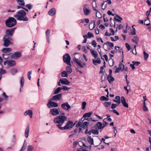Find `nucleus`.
Returning <instances> with one entry per match:
<instances>
[{
	"label": "nucleus",
	"mask_w": 151,
	"mask_h": 151,
	"mask_svg": "<svg viewBox=\"0 0 151 151\" xmlns=\"http://www.w3.org/2000/svg\"><path fill=\"white\" fill-rule=\"evenodd\" d=\"M24 116H27V115H29L30 118H32V117L33 112L32 110H29L26 111L24 113Z\"/></svg>",
	"instance_id": "2eb2a0df"
},
{
	"label": "nucleus",
	"mask_w": 151,
	"mask_h": 151,
	"mask_svg": "<svg viewBox=\"0 0 151 151\" xmlns=\"http://www.w3.org/2000/svg\"><path fill=\"white\" fill-rule=\"evenodd\" d=\"M92 114V112H90L87 113H86L84 114L83 116V117H84L85 118L83 120V121H84V120L85 119L86 117H90L91 115Z\"/></svg>",
	"instance_id": "7c9ffc66"
},
{
	"label": "nucleus",
	"mask_w": 151,
	"mask_h": 151,
	"mask_svg": "<svg viewBox=\"0 0 151 151\" xmlns=\"http://www.w3.org/2000/svg\"><path fill=\"white\" fill-rule=\"evenodd\" d=\"M100 100L101 101L105 100L106 101H108L109 100V99L104 96H102L100 97Z\"/></svg>",
	"instance_id": "49530a36"
},
{
	"label": "nucleus",
	"mask_w": 151,
	"mask_h": 151,
	"mask_svg": "<svg viewBox=\"0 0 151 151\" xmlns=\"http://www.w3.org/2000/svg\"><path fill=\"white\" fill-rule=\"evenodd\" d=\"M107 79L109 83L114 81V78L112 77V75L108 76Z\"/></svg>",
	"instance_id": "b1692460"
},
{
	"label": "nucleus",
	"mask_w": 151,
	"mask_h": 151,
	"mask_svg": "<svg viewBox=\"0 0 151 151\" xmlns=\"http://www.w3.org/2000/svg\"><path fill=\"white\" fill-rule=\"evenodd\" d=\"M29 131V126H28L25 131V136L26 137H28Z\"/></svg>",
	"instance_id": "393cba45"
},
{
	"label": "nucleus",
	"mask_w": 151,
	"mask_h": 151,
	"mask_svg": "<svg viewBox=\"0 0 151 151\" xmlns=\"http://www.w3.org/2000/svg\"><path fill=\"white\" fill-rule=\"evenodd\" d=\"M111 104V102H105L104 104V105L106 107H108Z\"/></svg>",
	"instance_id": "e433bc0d"
},
{
	"label": "nucleus",
	"mask_w": 151,
	"mask_h": 151,
	"mask_svg": "<svg viewBox=\"0 0 151 151\" xmlns=\"http://www.w3.org/2000/svg\"><path fill=\"white\" fill-rule=\"evenodd\" d=\"M132 63L134 64V65L136 66H138L140 64V62L138 61H133L132 62Z\"/></svg>",
	"instance_id": "603ef678"
},
{
	"label": "nucleus",
	"mask_w": 151,
	"mask_h": 151,
	"mask_svg": "<svg viewBox=\"0 0 151 151\" xmlns=\"http://www.w3.org/2000/svg\"><path fill=\"white\" fill-rule=\"evenodd\" d=\"M132 41L133 42L135 43L136 44H137L138 42L139 41V38L136 36H134L133 38L132 39Z\"/></svg>",
	"instance_id": "a878e982"
},
{
	"label": "nucleus",
	"mask_w": 151,
	"mask_h": 151,
	"mask_svg": "<svg viewBox=\"0 0 151 151\" xmlns=\"http://www.w3.org/2000/svg\"><path fill=\"white\" fill-rule=\"evenodd\" d=\"M121 101L122 104L125 103L126 102V100L123 96H122L121 98Z\"/></svg>",
	"instance_id": "3c124183"
},
{
	"label": "nucleus",
	"mask_w": 151,
	"mask_h": 151,
	"mask_svg": "<svg viewBox=\"0 0 151 151\" xmlns=\"http://www.w3.org/2000/svg\"><path fill=\"white\" fill-rule=\"evenodd\" d=\"M109 31L110 32V34L111 35H114L115 34V32L113 29L112 28H110L109 29Z\"/></svg>",
	"instance_id": "8fccbe9b"
},
{
	"label": "nucleus",
	"mask_w": 151,
	"mask_h": 151,
	"mask_svg": "<svg viewBox=\"0 0 151 151\" xmlns=\"http://www.w3.org/2000/svg\"><path fill=\"white\" fill-rule=\"evenodd\" d=\"M67 119L66 116L62 115H60L56 116L54 119V122L56 124L57 127L59 129L66 121Z\"/></svg>",
	"instance_id": "f257e3e1"
},
{
	"label": "nucleus",
	"mask_w": 151,
	"mask_h": 151,
	"mask_svg": "<svg viewBox=\"0 0 151 151\" xmlns=\"http://www.w3.org/2000/svg\"><path fill=\"white\" fill-rule=\"evenodd\" d=\"M18 71L17 69L16 68L13 69H12L10 71V72L11 74H12V75H14L15 73H16Z\"/></svg>",
	"instance_id": "4c0bfd02"
},
{
	"label": "nucleus",
	"mask_w": 151,
	"mask_h": 151,
	"mask_svg": "<svg viewBox=\"0 0 151 151\" xmlns=\"http://www.w3.org/2000/svg\"><path fill=\"white\" fill-rule=\"evenodd\" d=\"M63 58L64 62L68 65L71 66V65L70 64L71 58L69 54L68 53L65 54L63 56Z\"/></svg>",
	"instance_id": "423d86ee"
},
{
	"label": "nucleus",
	"mask_w": 151,
	"mask_h": 151,
	"mask_svg": "<svg viewBox=\"0 0 151 151\" xmlns=\"http://www.w3.org/2000/svg\"><path fill=\"white\" fill-rule=\"evenodd\" d=\"M142 109L144 111H147L148 110V109L146 106H143Z\"/></svg>",
	"instance_id": "774afa93"
},
{
	"label": "nucleus",
	"mask_w": 151,
	"mask_h": 151,
	"mask_svg": "<svg viewBox=\"0 0 151 151\" xmlns=\"http://www.w3.org/2000/svg\"><path fill=\"white\" fill-rule=\"evenodd\" d=\"M91 44L94 47H96L97 46V43L95 40L92 41Z\"/></svg>",
	"instance_id": "c03bdc74"
},
{
	"label": "nucleus",
	"mask_w": 151,
	"mask_h": 151,
	"mask_svg": "<svg viewBox=\"0 0 151 151\" xmlns=\"http://www.w3.org/2000/svg\"><path fill=\"white\" fill-rule=\"evenodd\" d=\"M110 38L112 41H116L119 39V37L118 36H115L114 38L112 37H111Z\"/></svg>",
	"instance_id": "c9c22d12"
},
{
	"label": "nucleus",
	"mask_w": 151,
	"mask_h": 151,
	"mask_svg": "<svg viewBox=\"0 0 151 151\" xmlns=\"http://www.w3.org/2000/svg\"><path fill=\"white\" fill-rule=\"evenodd\" d=\"M114 102L116 103L117 104H119L121 103L120 97L119 96H117L115 98V99L113 100Z\"/></svg>",
	"instance_id": "5701e85b"
},
{
	"label": "nucleus",
	"mask_w": 151,
	"mask_h": 151,
	"mask_svg": "<svg viewBox=\"0 0 151 151\" xmlns=\"http://www.w3.org/2000/svg\"><path fill=\"white\" fill-rule=\"evenodd\" d=\"M117 25L118 27H117L116 29L118 28L119 29H122L123 27L122 25L120 24H117Z\"/></svg>",
	"instance_id": "69168bd1"
},
{
	"label": "nucleus",
	"mask_w": 151,
	"mask_h": 151,
	"mask_svg": "<svg viewBox=\"0 0 151 151\" xmlns=\"http://www.w3.org/2000/svg\"><path fill=\"white\" fill-rule=\"evenodd\" d=\"M86 103L85 102H83L82 104V109H84L86 107Z\"/></svg>",
	"instance_id": "052dcab7"
},
{
	"label": "nucleus",
	"mask_w": 151,
	"mask_h": 151,
	"mask_svg": "<svg viewBox=\"0 0 151 151\" xmlns=\"http://www.w3.org/2000/svg\"><path fill=\"white\" fill-rule=\"evenodd\" d=\"M50 31L49 30H47L46 32V34L47 37H50Z\"/></svg>",
	"instance_id": "0e129e2a"
},
{
	"label": "nucleus",
	"mask_w": 151,
	"mask_h": 151,
	"mask_svg": "<svg viewBox=\"0 0 151 151\" xmlns=\"http://www.w3.org/2000/svg\"><path fill=\"white\" fill-rule=\"evenodd\" d=\"M17 2L20 5L24 6L25 2L24 0H16Z\"/></svg>",
	"instance_id": "2f4dec72"
},
{
	"label": "nucleus",
	"mask_w": 151,
	"mask_h": 151,
	"mask_svg": "<svg viewBox=\"0 0 151 151\" xmlns=\"http://www.w3.org/2000/svg\"><path fill=\"white\" fill-rule=\"evenodd\" d=\"M93 63L95 65H97V64H100L101 63V60L99 58H98L97 59H93L92 60Z\"/></svg>",
	"instance_id": "4be33fe9"
},
{
	"label": "nucleus",
	"mask_w": 151,
	"mask_h": 151,
	"mask_svg": "<svg viewBox=\"0 0 151 151\" xmlns=\"http://www.w3.org/2000/svg\"><path fill=\"white\" fill-rule=\"evenodd\" d=\"M50 112L51 114L54 116H57L59 114V110L55 108L51 109L50 110Z\"/></svg>",
	"instance_id": "f8f14e48"
},
{
	"label": "nucleus",
	"mask_w": 151,
	"mask_h": 151,
	"mask_svg": "<svg viewBox=\"0 0 151 151\" xmlns=\"http://www.w3.org/2000/svg\"><path fill=\"white\" fill-rule=\"evenodd\" d=\"M90 52L94 58H97L98 54L96 51L91 49L90 50Z\"/></svg>",
	"instance_id": "aec40b11"
},
{
	"label": "nucleus",
	"mask_w": 151,
	"mask_h": 151,
	"mask_svg": "<svg viewBox=\"0 0 151 151\" xmlns=\"http://www.w3.org/2000/svg\"><path fill=\"white\" fill-rule=\"evenodd\" d=\"M15 29V28H14L11 29L7 30L6 31V35H7L8 36H12Z\"/></svg>",
	"instance_id": "4468645a"
},
{
	"label": "nucleus",
	"mask_w": 151,
	"mask_h": 151,
	"mask_svg": "<svg viewBox=\"0 0 151 151\" xmlns=\"http://www.w3.org/2000/svg\"><path fill=\"white\" fill-rule=\"evenodd\" d=\"M89 124L88 122H84L82 123L81 121H79L76 123V126L77 127H81L84 129H87Z\"/></svg>",
	"instance_id": "6e6552de"
},
{
	"label": "nucleus",
	"mask_w": 151,
	"mask_h": 151,
	"mask_svg": "<svg viewBox=\"0 0 151 151\" xmlns=\"http://www.w3.org/2000/svg\"><path fill=\"white\" fill-rule=\"evenodd\" d=\"M24 78L23 76H22L21 78V80L20 81V84H21V88H20V91H21V88H23L24 86Z\"/></svg>",
	"instance_id": "bb28decb"
},
{
	"label": "nucleus",
	"mask_w": 151,
	"mask_h": 151,
	"mask_svg": "<svg viewBox=\"0 0 151 151\" xmlns=\"http://www.w3.org/2000/svg\"><path fill=\"white\" fill-rule=\"evenodd\" d=\"M119 105V104H111V108L112 109H114L116 108Z\"/></svg>",
	"instance_id": "6e6d98bb"
},
{
	"label": "nucleus",
	"mask_w": 151,
	"mask_h": 151,
	"mask_svg": "<svg viewBox=\"0 0 151 151\" xmlns=\"http://www.w3.org/2000/svg\"><path fill=\"white\" fill-rule=\"evenodd\" d=\"M74 125V124H73L72 121H68L66 123L65 126L63 127H60L59 129L61 130L70 129L73 127Z\"/></svg>",
	"instance_id": "20e7f679"
},
{
	"label": "nucleus",
	"mask_w": 151,
	"mask_h": 151,
	"mask_svg": "<svg viewBox=\"0 0 151 151\" xmlns=\"http://www.w3.org/2000/svg\"><path fill=\"white\" fill-rule=\"evenodd\" d=\"M2 96L5 99H7L8 98V96L6 95L5 92H3L2 94Z\"/></svg>",
	"instance_id": "680f3d73"
},
{
	"label": "nucleus",
	"mask_w": 151,
	"mask_h": 151,
	"mask_svg": "<svg viewBox=\"0 0 151 151\" xmlns=\"http://www.w3.org/2000/svg\"><path fill=\"white\" fill-rule=\"evenodd\" d=\"M143 54H144V58L145 61H146L148 59V58L149 57V54L148 53L146 52L145 51H144Z\"/></svg>",
	"instance_id": "72a5a7b5"
},
{
	"label": "nucleus",
	"mask_w": 151,
	"mask_h": 151,
	"mask_svg": "<svg viewBox=\"0 0 151 151\" xmlns=\"http://www.w3.org/2000/svg\"><path fill=\"white\" fill-rule=\"evenodd\" d=\"M116 16L118 18H119V19H116V21H117L118 22H121V21L122 20V18L118 15H117Z\"/></svg>",
	"instance_id": "864d4df0"
},
{
	"label": "nucleus",
	"mask_w": 151,
	"mask_h": 151,
	"mask_svg": "<svg viewBox=\"0 0 151 151\" xmlns=\"http://www.w3.org/2000/svg\"><path fill=\"white\" fill-rule=\"evenodd\" d=\"M69 89L70 88L65 86H63V87L61 88V89H63L64 91H67L69 90Z\"/></svg>",
	"instance_id": "bf43d9fd"
},
{
	"label": "nucleus",
	"mask_w": 151,
	"mask_h": 151,
	"mask_svg": "<svg viewBox=\"0 0 151 151\" xmlns=\"http://www.w3.org/2000/svg\"><path fill=\"white\" fill-rule=\"evenodd\" d=\"M6 26L8 27H12L14 26L16 24V19L12 17H9L5 22Z\"/></svg>",
	"instance_id": "7ed1b4c3"
},
{
	"label": "nucleus",
	"mask_w": 151,
	"mask_h": 151,
	"mask_svg": "<svg viewBox=\"0 0 151 151\" xmlns=\"http://www.w3.org/2000/svg\"><path fill=\"white\" fill-rule=\"evenodd\" d=\"M104 45H106L107 46H108L111 47L109 48L108 49L109 50H111V49H112L113 47H114V43L109 41H107L106 42L104 43Z\"/></svg>",
	"instance_id": "412c9836"
},
{
	"label": "nucleus",
	"mask_w": 151,
	"mask_h": 151,
	"mask_svg": "<svg viewBox=\"0 0 151 151\" xmlns=\"http://www.w3.org/2000/svg\"><path fill=\"white\" fill-rule=\"evenodd\" d=\"M3 66L1 68H0V80L1 79L2 77V75L5 73H6V70L3 69Z\"/></svg>",
	"instance_id": "473e14b6"
},
{
	"label": "nucleus",
	"mask_w": 151,
	"mask_h": 151,
	"mask_svg": "<svg viewBox=\"0 0 151 151\" xmlns=\"http://www.w3.org/2000/svg\"><path fill=\"white\" fill-rule=\"evenodd\" d=\"M16 64L15 61L13 60H7L4 62V64L5 65H7L9 66H12Z\"/></svg>",
	"instance_id": "9b49d317"
},
{
	"label": "nucleus",
	"mask_w": 151,
	"mask_h": 151,
	"mask_svg": "<svg viewBox=\"0 0 151 151\" xmlns=\"http://www.w3.org/2000/svg\"><path fill=\"white\" fill-rule=\"evenodd\" d=\"M60 81L61 83L62 84L68 85L70 83V82H69L67 79L65 78H62L60 79Z\"/></svg>",
	"instance_id": "dca6fc26"
},
{
	"label": "nucleus",
	"mask_w": 151,
	"mask_h": 151,
	"mask_svg": "<svg viewBox=\"0 0 151 151\" xmlns=\"http://www.w3.org/2000/svg\"><path fill=\"white\" fill-rule=\"evenodd\" d=\"M56 13V10L54 8H52L50 9L48 12L50 16H52L55 15Z\"/></svg>",
	"instance_id": "6ab92c4d"
},
{
	"label": "nucleus",
	"mask_w": 151,
	"mask_h": 151,
	"mask_svg": "<svg viewBox=\"0 0 151 151\" xmlns=\"http://www.w3.org/2000/svg\"><path fill=\"white\" fill-rule=\"evenodd\" d=\"M91 132L93 134L95 135H97L99 134V131L97 129H92L91 131Z\"/></svg>",
	"instance_id": "a19ab883"
},
{
	"label": "nucleus",
	"mask_w": 151,
	"mask_h": 151,
	"mask_svg": "<svg viewBox=\"0 0 151 151\" xmlns=\"http://www.w3.org/2000/svg\"><path fill=\"white\" fill-rule=\"evenodd\" d=\"M66 72L69 74L70 73L72 72V69L70 67V66H67L66 68Z\"/></svg>",
	"instance_id": "f704fd0d"
},
{
	"label": "nucleus",
	"mask_w": 151,
	"mask_h": 151,
	"mask_svg": "<svg viewBox=\"0 0 151 151\" xmlns=\"http://www.w3.org/2000/svg\"><path fill=\"white\" fill-rule=\"evenodd\" d=\"M68 73L65 71H63L62 73V77H67L68 76Z\"/></svg>",
	"instance_id": "79ce46f5"
},
{
	"label": "nucleus",
	"mask_w": 151,
	"mask_h": 151,
	"mask_svg": "<svg viewBox=\"0 0 151 151\" xmlns=\"http://www.w3.org/2000/svg\"><path fill=\"white\" fill-rule=\"evenodd\" d=\"M61 90H62L61 87H58L55 90L54 92V94H57L59 93Z\"/></svg>",
	"instance_id": "58836bf2"
},
{
	"label": "nucleus",
	"mask_w": 151,
	"mask_h": 151,
	"mask_svg": "<svg viewBox=\"0 0 151 151\" xmlns=\"http://www.w3.org/2000/svg\"><path fill=\"white\" fill-rule=\"evenodd\" d=\"M119 67L120 68L121 70L123 71L124 70V65L121 63H120L119 64Z\"/></svg>",
	"instance_id": "ea45409f"
},
{
	"label": "nucleus",
	"mask_w": 151,
	"mask_h": 151,
	"mask_svg": "<svg viewBox=\"0 0 151 151\" xmlns=\"http://www.w3.org/2000/svg\"><path fill=\"white\" fill-rule=\"evenodd\" d=\"M32 74V71H30L28 72L27 73V77L29 80H31V75Z\"/></svg>",
	"instance_id": "5fc2aeb1"
},
{
	"label": "nucleus",
	"mask_w": 151,
	"mask_h": 151,
	"mask_svg": "<svg viewBox=\"0 0 151 151\" xmlns=\"http://www.w3.org/2000/svg\"><path fill=\"white\" fill-rule=\"evenodd\" d=\"M34 149V147L32 145H28L27 147V151H33Z\"/></svg>",
	"instance_id": "37998d69"
},
{
	"label": "nucleus",
	"mask_w": 151,
	"mask_h": 151,
	"mask_svg": "<svg viewBox=\"0 0 151 151\" xmlns=\"http://www.w3.org/2000/svg\"><path fill=\"white\" fill-rule=\"evenodd\" d=\"M102 123L101 122H99L95 125V127L98 130L104 128L103 126H102Z\"/></svg>",
	"instance_id": "a211bd4d"
},
{
	"label": "nucleus",
	"mask_w": 151,
	"mask_h": 151,
	"mask_svg": "<svg viewBox=\"0 0 151 151\" xmlns=\"http://www.w3.org/2000/svg\"><path fill=\"white\" fill-rule=\"evenodd\" d=\"M87 141L91 145L93 144V138L91 136L88 137L87 139Z\"/></svg>",
	"instance_id": "cd10ccee"
},
{
	"label": "nucleus",
	"mask_w": 151,
	"mask_h": 151,
	"mask_svg": "<svg viewBox=\"0 0 151 151\" xmlns=\"http://www.w3.org/2000/svg\"><path fill=\"white\" fill-rule=\"evenodd\" d=\"M26 14L24 11L21 10L18 11L17 14L14 15V17L18 20L26 21L29 20L26 16Z\"/></svg>",
	"instance_id": "f03ea898"
},
{
	"label": "nucleus",
	"mask_w": 151,
	"mask_h": 151,
	"mask_svg": "<svg viewBox=\"0 0 151 151\" xmlns=\"http://www.w3.org/2000/svg\"><path fill=\"white\" fill-rule=\"evenodd\" d=\"M4 41V45L6 47H8L11 44V41H12L13 40L11 37L7 35H4L3 38Z\"/></svg>",
	"instance_id": "39448f33"
},
{
	"label": "nucleus",
	"mask_w": 151,
	"mask_h": 151,
	"mask_svg": "<svg viewBox=\"0 0 151 151\" xmlns=\"http://www.w3.org/2000/svg\"><path fill=\"white\" fill-rule=\"evenodd\" d=\"M96 40L98 42L101 41L102 43L103 42V41L101 37H97Z\"/></svg>",
	"instance_id": "e2e57ef3"
},
{
	"label": "nucleus",
	"mask_w": 151,
	"mask_h": 151,
	"mask_svg": "<svg viewBox=\"0 0 151 151\" xmlns=\"http://www.w3.org/2000/svg\"><path fill=\"white\" fill-rule=\"evenodd\" d=\"M12 50V49L10 48H4L3 49L2 51L3 52L7 53L10 52Z\"/></svg>",
	"instance_id": "c756f323"
},
{
	"label": "nucleus",
	"mask_w": 151,
	"mask_h": 151,
	"mask_svg": "<svg viewBox=\"0 0 151 151\" xmlns=\"http://www.w3.org/2000/svg\"><path fill=\"white\" fill-rule=\"evenodd\" d=\"M22 54L21 53L17 52L15 53L12 56V58L14 59L18 58L21 57Z\"/></svg>",
	"instance_id": "f3484780"
},
{
	"label": "nucleus",
	"mask_w": 151,
	"mask_h": 151,
	"mask_svg": "<svg viewBox=\"0 0 151 151\" xmlns=\"http://www.w3.org/2000/svg\"><path fill=\"white\" fill-rule=\"evenodd\" d=\"M106 119V118H105L103 120V124H104L103 126L104 127L109 124V123L105 121V120Z\"/></svg>",
	"instance_id": "09e8293b"
},
{
	"label": "nucleus",
	"mask_w": 151,
	"mask_h": 151,
	"mask_svg": "<svg viewBox=\"0 0 151 151\" xmlns=\"http://www.w3.org/2000/svg\"><path fill=\"white\" fill-rule=\"evenodd\" d=\"M73 61L76 63L81 68H83L86 66L85 63H83L81 60H79L77 56H75L73 58Z\"/></svg>",
	"instance_id": "0eeeda50"
},
{
	"label": "nucleus",
	"mask_w": 151,
	"mask_h": 151,
	"mask_svg": "<svg viewBox=\"0 0 151 151\" xmlns=\"http://www.w3.org/2000/svg\"><path fill=\"white\" fill-rule=\"evenodd\" d=\"M61 107L63 109L66 111H69L71 108L70 106L68 104V102H66L61 104Z\"/></svg>",
	"instance_id": "9d476101"
},
{
	"label": "nucleus",
	"mask_w": 151,
	"mask_h": 151,
	"mask_svg": "<svg viewBox=\"0 0 151 151\" xmlns=\"http://www.w3.org/2000/svg\"><path fill=\"white\" fill-rule=\"evenodd\" d=\"M110 111H112L114 113L116 114L117 115H119V113L115 109L111 110H110Z\"/></svg>",
	"instance_id": "338daca9"
},
{
	"label": "nucleus",
	"mask_w": 151,
	"mask_h": 151,
	"mask_svg": "<svg viewBox=\"0 0 151 151\" xmlns=\"http://www.w3.org/2000/svg\"><path fill=\"white\" fill-rule=\"evenodd\" d=\"M88 38H90L94 37L93 34L91 32H88L87 33Z\"/></svg>",
	"instance_id": "de8ad7c7"
},
{
	"label": "nucleus",
	"mask_w": 151,
	"mask_h": 151,
	"mask_svg": "<svg viewBox=\"0 0 151 151\" xmlns=\"http://www.w3.org/2000/svg\"><path fill=\"white\" fill-rule=\"evenodd\" d=\"M82 50L85 53H87L88 52V50H87L86 47V46H83L82 48Z\"/></svg>",
	"instance_id": "a18cd8bd"
},
{
	"label": "nucleus",
	"mask_w": 151,
	"mask_h": 151,
	"mask_svg": "<svg viewBox=\"0 0 151 151\" xmlns=\"http://www.w3.org/2000/svg\"><path fill=\"white\" fill-rule=\"evenodd\" d=\"M53 100H51V99L49 100V101L47 104V106L49 108L52 107H57L58 106V104L57 103L52 102Z\"/></svg>",
	"instance_id": "1a4fd4ad"
},
{
	"label": "nucleus",
	"mask_w": 151,
	"mask_h": 151,
	"mask_svg": "<svg viewBox=\"0 0 151 151\" xmlns=\"http://www.w3.org/2000/svg\"><path fill=\"white\" fill-rule=\"evenodd\" d=\"M132 52L134 54H136L137 52L136 51V45H135L134 46V48H133V49L132 50Z\"/></svg>",
	"instance_id": "13d9d810"
},
{
	"label": "nucleus",
	"mask_w": 151,
	"mask_h": 151,
	"mask_svg": "<svg viewBox=\"0 0 151 151\" xmlns=\"http://www.w3.org/2000/svg\"><path fill=\"white\" fill-rule=\"evenodd\" d=\"M62 95V94L60 93L54 96L51 99V100H55V101L60 100L61 99Z\"/></svg>",
	"instance_id": "ddd939ff"
},
{
	"label": "nucleus",
	"mask_w": 151,
	"mask_h": 151,
	"mask_svg": "<svg viewBox=\"0 0 151 151\" xmlns=\"http://www.w3.org/2000/svg\"><path fill=\"white\" fill-rule=\"evenodd\" d=\"M83 11L84 14L86 16L88 15L91 12V11L87 8L83 9Z\"/></svg>",
	"instance_id": "c85d7f7f"
},
{
	"label": "nucleus",
	"mask_w": 151,
	"mask_h": 151,
	"mask_svg": "<svg viewBox=\"0 0 151 151\" xmlns=\"http://www.w3.org/2000/svg\"><path fill=\"white\" fill-rule=\"evenodd\" d=\"M125 45L127 48L128 51L129 50L131 49L130 46L127 43H126L125 44Z\"/></svg>",
	"instance_id": "4d7b16f0"
}]
</instances>
